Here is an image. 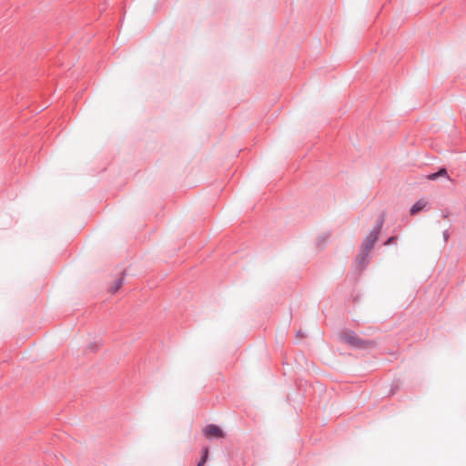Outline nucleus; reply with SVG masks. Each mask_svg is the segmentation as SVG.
Segmentation results:
<instances>
[{
  "mask_svg": "<svg viewBox=\"0 0 466 466\" xmlns=\"http://www.w3.org/2000/svg\"><path fill=\"white\" fill-rule=\"evenodd\" d=\"M379 236V229H374L370 231L367 237L365 238L362 247H361V252L363 257L361 258V262L364 261L365 257L368 255V253L373 248V245L376 243Z\"/></svg>",
  "mask_w": 466,
  "mask_h": 466,
  "instance_id": "1",
  "label": "nucleus"
},
{
  "mask_svg": "<svg viewBox=\"0 0 466 466\" xmlns=\"http://www.w3.org/2000/svg\"><path fill=\"white\" fill-rule=\"evenodd\" d=\"M202 432L208 439H223L226 436L224 431L215 424L206 426Z\"/></svg>",
  "mask_w": 466,
  "mask_h": 466,
  "instance_id": "2",
  "label": "nucleus"
},
{
  "mask_svg": "<svg viewBox=\"0 0 466 466\" xmlns=\"http://www.w3.org/2000/svg\"><path fill=\"white\" fill-rule=\"evenodd\" d=\"M427 205V202L423 199L417 201L412 208H410V215H416L420 211H421Z\"/></svg>",
  "mask_w": 466,
  "mask_h": 466,
  "instance_id": "3",
  "label": "nucleus"
},
{
  "mask_svg": "<svg viewBox=\"0 0 466 466\" xmlns=\"http://www.w3.org/2000/svg\"><path fill=\"white\" fill-rule=\"evenodd\" d=\"M347 341L356 347L362 348L364 347V342L361 341L358 337L354 335H347L346 336Z\"/></svg>",
  "mask_w": 466,
  "mask_h": 466,
  "instance_id": "4",
  "label": "nucleus"
},
{
  "mask_svg": "<svg viewBox=\"0 0 466 466\" xmlns=\"http://www.w3.org/2000/svg\"><path fill=\"white\" fill-rule=\"evenodd\" d=\"M427 175H448V169L445 167H441L435 172H430Z\"/></svg>",
  "mask_w": 466,
  "mask_h": 466,
  "instance_id": "5",
  "label": "nucleus"
},
{
  "mask_svg": "<svg viewBox=\"0 0 466 466\" xmlns=\"http://www.w3.org/2000/svg\"><path fill=\"white\" fill-rule=\"evenodd\" d=\"M208 455V450L206 448L204 450L203 457H202L201 461H199V463L198 464V466H204L205 462L207 461Z\"/></svg>",
  "mask_w": 466,
  "mask_h": 466,
  "instance_id": "6",
  "label": "nucleus"
},
{
  "mask_svg": "<svg viewBox=\"0 0 466 466\" xmlns=\"http://www.w3.org/2000/svg\"><path fill=\"white\" fill-rule=\"evenodd\" d=\"M121 285H122V281L118 280L116 282V285L115 286L114 292H116L118 290V289L121 287Z\"/></svg>",
  "mask_w": 466,
  "mask_h": 466,
  "instance_id": "7",
  "label": "nucleus"
},
{
  "mask_svg": "<svg viewBox=\"0 0 466 466\" xmlns=\"http://www.w3.org/2000/svg\"><path fill=\"white\" fill-rule=\"evenodd\" d=\"M393 239H394V238H390L388 239V241H387V243H386V244L392 243V240H393Z\"/></svg>",
  "mask_w": 466,
  "mask_h": 466,
  "instance_id": "8",
  "label": "nucleus"
}]
</instances>
